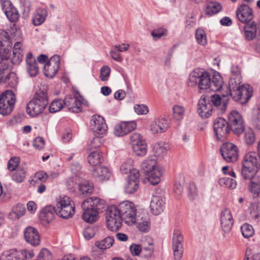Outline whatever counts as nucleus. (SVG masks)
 I'll list each match as a JSON object with an SVG mask.
<instances>
[{"label": "nucleus", "instance_id": "79ce46f5", "mask_svg": "<svg viewBox=\"0 0 260 260\" xmlns=\"http://www.w3.org/2000/svg\"><path fill=\"white\" fill-rule=\"evenodd\" d=\"M134 152L137 156H142L145 155L147 153V145L145 141L142 143L140 145H135L132 147Z\"/></svg>", "mask_w": 260, "mask_h": 260}, {"label": "nucleus", "instance_id": "6e6d98bb", "mask_svg": "<svg viewBox=\"0 0 260 260\" xmlns=\"http://www.w3.org/2000/svg\"><path fill=\"white\" fill-rule=\"evenodd\" d=\"M52 256L50 251L46 248L42 249L37 256V260H52Z\"/></svg>", "mask_w": 260, "mask_h": 260}, {"label": "nucleus", "instance_id": "1a4fd4ad", "mask_svg": "<svg viewBox=\"0 0 260 260\" xmlns=\"http://www.w3.org/2000/svg\"><path fill=\"white\" fill-rule=\"evenodd\" d=\"M32 250L12 249L4 251L0 256V260H26L34 256Z\"/></svg>", "mask_w": 260, "mask_h": 260}, {"label": "nucleus", "instance_id": "58836bf2", "mask_svg": "<svg viewBox=\"0 0 260 260\" xmlns=\"http://www.w3.org/2000/svg\"><path fill=\"white\" fill-rule=\"evenodd\" d=\"M25 212V207L22 205H17L14 210L9 213V218L12 219H18Z\"/></svg>", "mask_w": 260, "mask_h": 260}, {"label": "nucleus", "instance_id": "6e6552de", "mask_svg": "<svg viewBox=\"0 0 260 260\" xmlns=\"http://www.w3.org/2000/svg\"><path fill=\"white\" fill-rule=\"evenodd\" d=\"M16 103V97L12 90H6L0 96V114L3 115L10 114Z\"/></svg>", "mask_w": 260, "mask_h": 260}, {"label": "nucleus", "instance_id": "09e8293b", "mask_svg": "<svg viewBox=\"0 0 260 260\" xmlns=\"http://www.w3.org/2000/svg\"><path fill=\"white\" fill-rule=\"evenodd\" d=\"M241 230L242 235L246 238L252 236L254 234L253 227L248 223H245L242 225Z\"/></svg>", "mask_w": 260, "mask_h": 260}, {"label": "nucleus", "instance_id": "473e14b6", "mask_svg": "<svg viewBox=\"0 0 260 260\" xmlns=\"http://www.w3.org/2000/svg\"><path fill=\"white\" fill-rule=\"evenodd\" d=\"M150 207L152 213L157 215L162 212L164 203L159 197H154L151 201Z\"/></svg>", "mask_w": 260, "mask_h": 260}, {"label": "nucleus", "instance_id": "de8ad7c7", "mask_svg": "<svg viewBox=\"0 0 260 260\" xmlns=\"http://www.w3.org/2000/svg\"><path fill=\"white\" fill-rule=\"evenodd\" d=\"M25 176V171L21 168L17 169L12 174V179L17 182H21L23 181Z\"/></svg>", "mask_w": 260, "mask_h": 260}, {"label": "nucleus", "instance_id": "dca6fc26", "mask_svg": "<svg viewBox=\"0 0 260 260\" xmlns=\"http://www.w3.org/2000/svg\"><path fill=\"white\" fill-rule=\"evenodd\" d=\"M136 126L134 121H123L115 125L114 133L116 136L122 137L134 130Z\"/></svg>", "mask_w": 260, "mask_h": 260}, {"label": "nucleus", "instance_id": "5fc2aeb1", "mask_svg": "<svg viewBox=\"0 0 260 260\" xmlns=\"http://www.w3.org/2000/svg\"><path fill=\"white\" fill-rule=\"evenodd\" d=\"M251 121L254 126L257 129H260V109L253 111Z\"/></svg>", "mask_w": 260, "mask_h": 260}, {"label": "nucleus", "instance_id": "9d476101", "mask_svg": "<svg viewBox=\"0 0 260 260\" xmlns=\"http://www.w3.org/2000/svg\"><path fill=\"white\" fill-rule=\"evenodd\" d=\"M227 123L230 131L235 135L242 134L245 129L244 120L241 114L237 111L231 112L228 116Z\"/></svg>", "mask_w": 260, "mask_h": 260}, {"label": "nucleus", "instance_id": "aec40b11", "mask_svg": "<svg viewBox=\"0 0 260 260\" xmlns=\"http://www.w3.org/2000/svg\"><path fill=\"white\" fill-rule=\"evenodd\" d=\"M220 224L223 231L225 233H229L233 226L234 220L230 210L225 208L221 213Z\"/></svg>", "mask_w": 260, "mask_h": 260}, {"label": "nucleus", "instance_id": "864d4df0", "mask_svg": "<svg viewBox=\"0 0 260 260\" xmlns=\"http://www.w3.org/2000/svg\"><path fill=\"white\" fill-rule=\"evenodd\" d=\"M244 140L247 145H251L255 142V134L252 129L249 128L246 131L244 135Z\"/></svg>", "mask_w": 260, "mask_h": 260}, {"label": "nucleus", "instance_id": "f257e3e1", "mask_svg": "<svg viewBox=\"0 0 260 260\" xmlns=\"http://www.w3.org/2000/svg\"><path fill=\"white\" fill-rule=\"evenodd\" d=\"M222 78L219 75L213 76L212 78L209 74L203 69H197L190 73L187 81L189 86L198 85L200 90L209 89L217 91L222 86Z\"/></svg>", "mask_w": 260, "mask_h": 260}, {"label": "nucleus", "instance_id": "c85d7f7f", "mask_svg": "<svg viewBox=\"0 0 260 260\" xmlns=\"http://www.w3.org/2000/svg\"><path fill=\"white\" fill-rule=\"evenodd\" d=\"M92 176L99 181L107 180L111 175L108 169L105 167H97L92 170Z\"/></svg>", "mask_w": 260, "mask_h": 260}, {"label": "nucleus", "instance_id": "774afa93", "mask_svg": "<svg viewBox=\"0 0 260 260\" xmlns=\"http://www.w3.org/2000/svg\"><path fill=\"white\" fill-rule=\"evenodd\" d=\"M45 145V141L42 137H37L33 142L34 147L38 150L42 149Z\"/></svg>", "mask_w": 260, "mask_h": 260}, {"label": "nucleus", "instance_id": "c756f323", "mask_svg": "<svg viewBox=\"0 0 260 260\" xmlns=\"http://www.w3.org/2000/svg\"><path fill=\"white\" fill-rule=\"evenodd\" d=\"M83 211L82 214L83 219L86 222L92 223L95 222L98 218V212L90 208L89 206L82 207Z\"/></svg>", "mask_w": 260, "mask_h": 260}, {"label": "nucleus", "instance_id": "0e129e2a", "mask_svg": "<svg viewBox=\"0 0 260 260\" xmlns=\"http://www.w3.org/2000/svg\"><path fill=\"white\" fill-rule=\"evenodd\" d=\"M47 177V174L46 173L43 172H39L35 174L32 179V181L35 182H37L38 181L44 182L46 180Z\"/></svg>", "mask_w": 260, "mask_h": 260}, {"label": "nucleus", "instance_id": "e2e57ef3", "mask_svg": "<svg viewBox=\"0 0 260 260\" xmlns=\"http://www.w3.org/2000/svg\"><path fill=\"white\" fill-rule=\"evenodd\" d=\"M241 77H239V81L237 77H231L229 81V89H234L238 87H241L240 85L241 83Z\"/></svg>", "mask_w": 260, "mask_h": 260}, {"label": "nucleus", "instance_id": "4be33fe9", "mask_svg": "<svg viewBox=\"0 0 260 260\" xmlns=\"http://www.w3.org/2000/svg\"><path fill=\"white\" fill-rule=\"evenodd\" d=\"M139 176V172L138 171H135L129 175L128 180L125 186V190L126 193H133L138 189Z\"/></svg>", "mask_w": 260, "mask_h": 260}, {"label": "nucleus", "instance_id": "72a5a7b5", "mask_svg": "<svg viewBox=\"0 0 260 260\" xmlns=\"http://www.w3.org/2000/svg\"><path fill=\"white\" fill-rule=\"evenodd\" d=\"M256 153L254 152H249L246 153L243 158L242 165L250 167H259L257 162Z\"/></svg>", "mask_w": 260, "mask_h": 260}, {"label": "nucleus", "instance_id": "412c9836", "mask_svg": "<svg viewBox=\"0 0 260 260\" xmlns=\"http://www.w3.org/2000/svg\"><path fill=\"white\" fill-rule=\"evenodd\" d=\"M24 238L26 241L34 246L40 244V237L38 231L33 227L26 228L24 232Z\"/></svg>", "mask_w": 260, "mask_h": 260}, {"label": "nucleus", "instance_id": "f3484780", "mask_svg": "<svg viewBox=\"0 0 260 260\" xmlns=\"http://www.w3.org/2000/svg\"><path fill=\"white\" fill-rule=\"evenodd\" d=\"M63 104L69 111L73 113H78L81 111L82 102L74 95L66 96L63 100Z\"/></svg>", "mask_w": 260, "mask_h": 260}, {"label": "nucleus", "instance_id": "4d7b16f0", "mask_svg": "<svg viewBox=\"0 0 260 260\" xmlns=\"http://www.w3.org/2000/svg\"><path fill=\"white\" fill-rule=\"evenodd\" d=\"M98 228L95 226H88L86 228L84 231V236L85 238L89 240L92 238L97 232Z\"/></svg>", "mask_w": 260, "mask_h": 260}, {"label": "nucleus", "instance_id": "a878e982", "mask_svg": "<svg viewBox=\"0 0 260 260\" xmlns=\"http://www.w3.org/2000/svg\"><path fill=\"white\" fill-rule=\"evenodd\" d=\"M258 170V167H250L242 165L239 175L244 179L251 180L258 176L256 175Z\"/></svg>", "mask_w": 260, "mask_h": 260}, {"label": "nucleus", "instance_id": "603ef678", "mask_svg": "<svg viewBox=\"0 0 260 260\" xmlns=\"http://www.w3.org/2000/svg\"><path fill=\"white\" fill-rule=\"evenodd\" d=\"M173 111L174 117L176 120H179L183 118L185 111L183 107L175 105L173 107Z\"/></svg>", "mask_w": 260, "mask_h": 260}, {"label": "nucleus", "instance_id": "0eeeda50", "mask_svg": "<svg viewBox=\"0 0 260 260\" xmlns=\"http://www.w3.org/2000/svg\"><path fill=\"white\" fill-rule=\"evenodd\" d=\"M106 218L108 228L111 231L116 232L121 227L123 219L116 206L109 207L106 212Z\"/></svg>", "mask_w": 260, "mask_h": 260}, {"label": "nucleus", "instance_id": "4468645a", "mask_svg": "<svg viewBox=\"0 0 260 260\" xmlns=\"http://www.w3.org/2000/svg\"><path fill=\"white\" fill-rule=\"evenodd\" d=\"M213 127L215 135L218 140L225 139L230 131L227 121L222 118H218L215 120Z\"/></svg>", "mask_w": 260, "mask_h": 260}, {"label": "nucleus", "instance_id": "3c124183", "mask_svg": "<svg viewBox=\"0 0 260 260\" xmlns=\"http://www.w3.org/2000/svg\"><path fill=\"white\" fill-rule=\"evenodd\" d=\"M132 163V160H128L127 161L124 162L120 167V170L122 174L130 173L131 174L135 171H136L133 169Z\"/></svg>", "mask_w": 260, "mask_h": 260}, {"label": "nucleus", "instance_id": "7ed1b4c3", "mask_svg": "<svg viewBox=\"0 0 260 260\" xmlns=\"http://www.w3.org/2000/svg\"><path fill=\"white\" fill-rule=\"evenodd\" d=\"M48 104L46 91L39 90L27 105L26 112L31 117H36L42 113Z\"/></svg>", "mask_w": 260, "mask_h": 260}, {"label": "nucleus", "instance_id": "20e7f679", "mask_svg": "<svg viewBox=\"0 0 260 260\" xmlns=\"http://www.w3.org/2000/svg\"><path fill=\"white\" fill-rule=\"evenodd\" d=\"M123 221L128 225H132L136 222L137 209L133 203L125 201L116 206Z\"/></svg>", "mask_w": 260, "mask_h": 260}, {"label": "nucleus", "instance_id": "37998d69", "mask_svg": "<svg viewBox=\"0 0 260 260\" xmlns=\"http://www.w3.org/2000/svg\"><path fill=\"white\" fill-rule=\"evenodd\" d=\"M196 39L197 42L201 45H205L207 44V38L205 31L201 28L197 29L196 32Z\"/></svg>", "mask_w": 260, "mask_h": 260}, {"label": "nucleus", "instance_id": "cd10ccee", "mask_svg": "<svg viewBox=\"0 0 260 260\" xmlns=\"http://www.w3.org/2000/svg\"><path fill=\"white\" fill-rule=\"evenodd\" d=\"M12 49L11 41L2 42L0 44V62H4L9 64L8 59L10 56V52Z\"/></svg>", "mask_w": 260, "mask_h": 260}, {"label": "nucleus", "instance_id": "7c9ffc66", "mask_svg": "<svg viewBox=\"0 0 260 260\" xmlns=\"http://www.w3.org/2000/svg\"><path fill=\"white\" fill-rule=\"evenodd\" d=\"M56 207L48 206L45 207L41 211L40 214L41 218L49 223L54 217L56 214Z\"/></svg>", "mask_w": 260, "mask_h": 260}, {"label": "nucleus", "instance_id": "ea45409f", "mask_svg": "<svg viewBox=\"0 0 260 260\" xmlns=\"http://www.w3.org/2000/svg\"><path fill=\"white\" fill-rule=\"evenodd\" d=\"M168 146L162 142L156 143L153 147L155 156H160L167 151Z\"/></svg>", "mask_w": 260, "mask_h": 260}, {"label": "nucleus", "instance_id": "bf43d9fd", "mask_svg": "<svg viewBox=\"0 0 260 260\" xmlns=\"http://www.w3.org/2000/svg\"><path fill=\"white\" fill-rule=\"evenodd\" d=\"M167 30L162 28L154 29L151 33V36L155 40L160 39L162 36L166 35Z\"/></svg>", "mask_w": 260, "mask_h": 260}, {"label": "nucleus", "instance_id": "ddd939ff", "mask_svg": "<svg viewBox=\"0 0 260 260\" xmlns=\"http://www.w3.org/2000/svg\"><path fill=\"white\" fill-rule=\"evenodd\" d=\"M60 64V56L58 55H53L44 66L45 75L51 78L54 77L58 71Z\"/></svg>", "mask_w": 260, "mask_h": 260}, {"label": "nucleus", "instance_id": "b1692460", "mask_svg": "<svg viewBox=\"0 0 260 260\" xmlns=\"http://www.w3.org/2000/svg\"><path fill=\"white\" fill-rule=\"evenodd\" d=\"M212 106L213 105L209 102V101L207 102L205 97H202L198 105V112L200 116L202 118L209 117L213 110Z\"/></svg>", "mask_w": 260, "mask_h": 260}, {"label": "nucleus", "instance_id": "e433bc0d", "mask_svg": "<svg viewBox=\"0 0 260 260\" xmlns=\"http://www.w3.org/2000/svg\"><path fill=\"white\" fill-rule=\"evenodd\" d=\"M221 9L222 7L219 3L213 2L208 4L205 12L207 15L212 16L220 12Z\"/></svg>", "mask_w": 260, "mask_h": 260}, {"label": "nucleus", "instance_id": "a18cd8bd", "mask_svg": "<svg viewBox=\"0 0 260 260\" xmlns=\"http://www.w3.org/2000/svg\"><path fill=\"white\" fill-rule=\"evenodd\" d=\"M102 136V135L96 136L91 139L88 147L89 150L91 151L92 149H96L101 146L103 143Z\"/></svg>", "mask_w": 260, "mask_h": 260}, {"label": "nucleus", "instance_id": "f8f14e48", "mask_svg": "<svg viewBox=\"0 0 260 260\" xmlns=\"http://www.w3.org/2000/svg\"><path fill=\"white\" fill-rule=\"evenodd\" d=\"M221 155L227 162H234L238 157L237 147L232 143H225L220 149Z\"/></svg>", "mask_w": 260, "mask_h": 260}, {"label": "nucleus", "instance_id": "a211bd4d", "mask_svg": "<svg viewBox=\"0 0 260 260\" xmlns=\"http://www.w3.org/2000/svg\"><path fill=\"white\" fill-rule=\"evenodd\" d=\"M237 16L239 20L244 24L252 22L253 17L252 9L245 4L238 8L237 10Z\"/></svg>", "mask_w": 260, "mask_h": 260}, {"label": "nucleus", "instance_id": "f704fd0d", "mask_svg": "<svg viewBox=\"0 0 260 260\" xmlns=\"http://www.w3.org/2000/svg\"><path fill=\"white\" fill-rule=\"evenodd\" d=\"M249 191L253 194L258 196L260 192V176L255 177L253 179L251 180L248 185Z\"/></svg>", "mask_w": 260, "mask_h": 260}, {"label": "nucleus", "instance_id": "680f3d73", "mask_svg": "<svg viewBox=\"0 0 260 260\" xmlns=\"http://www.w3.org/2000/svg\"><path fill=\"white\" fill-rule=\"evenodd\" d=\"M19 160V158L17 157H14L11 158L8 162V169L10 171H13L15 170L16 168L18 165Z\"/></svg>", "mask_w": 260, "mask_h": 260}, {"label": "nucleus", "instance_id": "13d9d810", "mask_svg": "<svg viewBox=\"0 0 260 260\" xmlns=\"http://www.w3.org/2000/svg\"><path fill=\"white\" fill-rule=\"evenodd\" d=\"M250 213L255 219H257L260 216V210L258 209V204L252 203L249 206Z\"/></svg>", "mask_w": 260, "mask_h": 260}, {"label": "nucleus", "instance_id": "5701e85b", "mask_svg": "<svg viewBox=\"0 0 260 260\" xmlns=\"http://www.w3.org/2000/svg\"><path fill=\"white\" fill-rule=\"evenodd\" d=\"M88 206L99 213L105 208V201L96 197L89 198L83 201L81 205L84 208Z\"/></svg>", "mask_w": 260, "mask_h": 260}, {"label": "nucleus", "instance_id": "39448f33", "mask_svg": "<svg viewBox=\"0 0 260 260\" xmlns=\"http://www.w3.org/2000/svg\"><path fill=\"white\" fill-rule=\"evenodd\" d=\"M56 207V214L63 218H70L75 213L74 205L71 204L70 198L68 196L57 198Z\"/></svg>", "mask_w": 260, "mask_h": 260}, {"label": "nucleus", "instance_id": "4c0bfd02", "mask_svg": "<svg viewBox=\"0 0 260 260\" xmlns=\"http://www.w3.org/2000/svg\"><path fill=\"white\" fill-rule=\"evenodd\" d=\"M114 238L109 236L101 241H96L95 243L96 246L101 249H106L111 247L114 243Z\"/></svg>", "mask_w": 260, "mask_h": 260}, {"label": "nucleus", "instance_id": "052dcab7", "mask_svg": "<svg viewBox=\"0 0 260 260\" xmlns=\"http://www.w3.org/2000/svg\"><path fill=\"white\" fill-rule=\"evenodd\" d=\"M111 72L110 68L107 66H103L100 72V78L101 80L103 81H107L108 77L110 76Z\"/></svg>", "mask_w": 260, "mask_h": 260}, {"label": "nucleus", "instance_id": "9b49d317", "mask_svg": "<svg viewBox=\"0 0 260 260\" xmlns=\"http://www.w3.org/2000/svg\"><path fill=\"white\" fill-rule=\"evenodd\" d=\"M183 237L181 232L178 230H175L172 238V248L174 259L180 260L183 253Z\"/></svg>", "mask_w": 260, "mask_h": 260}, {"label": "nucleus", "instance_id": "49530a36", "mask_svg": "<svg viewBox=\"0 0 260 260\" xmlns=\"http://www.w3.org/2000/svg\"><path fill=\"white\" fill-rule=\"evenodd\" d=\"M63 101L59 99L54 100L49 106L50 113H55L60 111L63 107Z\"/></svg>", "mask_w": 260, "mask_h": 260}, {"label": "nucleus", "instance_id": "2f4dec72", "mask_svg": "<svg viewBox=\"0 0 260 260\" xmlns=\"http://www.w3.org/2000/svg\"><path fill=\"white\" fill-rule=\"evenodd\" d=\"M48 11L46 9L39 8L34 14L32 22L34 25L38 26L42 24L45 21L48 16Z\"/></svg>", "mask_w": 260, "mask_h": 260}, {"label": "nucleus", "instance_id": "6ab92c4d", "mask_svg": "<svg viewBox=\"0 0 260 260\" xmlns=\"http://www.w3.org/2000/svg\"><path fill=\"white\" fill-rule=\"evenodd\" d=\"M15 74L10 72L9 64L5 63L4 61L0 62V83L4 82L8 84H13V80H15Z\"/></svg>", "mask_w": 260, "mask_h": 260}, {"label": "nucleus", "instance_id": "338daca9", "mask_svg": "<svg viewBox=\"0 0 260 260\" xmlns=\"http://www.w3.org/2000/svg\"><path fill=\"white\" fill-rule=\"evenodd\" d=\"M117 47V46H115L114 48L111 50L110 54L113 59L118 62H121L122 61V58L119 53V51H118Z\"/></svg>", "mask_w": 260, "mask_h": 260}, {"label": "nucleus", "instance_id": "c03bdc74", "mask_svg": "<svg viewBox=\"0 0 260 260\" xmlns=\"http://www.w3.org/2000/svg\"><path fill=\"white\" fill-rule=\"evenodd\" d=\"M5 14L9 20L12 22H16L19 18V14L17 9L13 7L5 12Z\"/></svg>", "mask_w": 260, "mask_h": 260}, {"label": "nucleus", "instance_id": "393cba45", "mask_svg": "<svg viewBox=\"0 0 260 260\" xmlns=\"http://www.w3.org/2000/svg\"><path fill=\"white\" fill-rule=\"evenodd\" d=\"M167 120L163 118L156 119L150 125L151 131L155 134L165 132L168 128Z\"/></svg>", "mask_w": 260, "mask_h": 260}, {"label": "nucleus", "instance_id": "c9c22d12", "mask_svg": "<svg viewBox=\"0 0 260 260\" xmlns=\"http://www.w3.org/2000/svg\"><path fill=\"white\" fill-rule=\"evenodd\" d=\"M102 155L97 150L92 151L88 156V161L90 165L97 166L101 163Z\"/></svg>", "mask_w": 260, "mask_h": 260}, {"label": "nucleus", "instance_id": "bb28decb", "mask_svg": "<svg viewBox=\"0 0 260 260\" xmlns=\"http://www.w3.org/2000/svg\"><path fill=\"white\" fill-rule=\"evenodd\" d=\"M257 29L256 23L254 21L245 23L244 26L245 40L248 41L254 40L256 37Z\"/></svg>", "mask_w": 260, "mask_h": 260}, {"label": "nucleus", "instance_id": "f03ea898", "mask_svg": "<svg viewBox=\"0 0 260 260\" xmlns=\"http://www.w3.org/2000/svg\"><path fill=\"white\" fill-rule=\"evenodd\" d=\"M155 156H151L145 159L141 165V172L146 179L152 185H157L160 181L162 172L160 168L156 166Z\"/></svg>", "mask_w": 260, "mask_h": 260}, {"label": "nucleus", "instance_id": "423d86ee", "mask_svg": "<svg viewBox=\"0 0 260 260\" xmlns=\"http://www.w3.org/2000/svg\"><path fill=\"white\" fill-rule=\"evenodd\" d=\"M252 87L249 85H242L241 87L229 89L230 95L235 101L241 104L246 103L252 95Z\"/></svg>", "mask_w": 260, "mask_h": 260}, {"label": "nucleus", "instance_id": "2eb2a0df", "mask_svg": "<svg viewBox=\"0 0 260 260\" xmlns=\"http://www.w3.org/2000/svg\"><path fill=\"white\" fill-rule=\"evenodd\" d=\"M90 126L93 132L98 135L105 134L108 128L104 118L97 115L92 116L90 122Z\"/></svg>", "mask_w": 260, "mask_h": 260}, {"label": "nucleus", "instance_id": "a19ab883", "mask_svg": "<svg viewBox=\"0 0 260 260\" xmlns=\"http://www.w3.org/2000/svg\"><path fill=\"white\" fill-rule=\"evenodd\" d=\"M78 187L83 194L91 193L93 189L92 184L86 180L79 183Z\"/></svg>", "mask_w": 260, "mask_h": 260}, {"label": "nucleus", "instance_id": "69168bd1", "mask_svg": "<svg viewBox=\"0 0 260 260\" xmlns=\"http://www.w3.org/2000/svg\"><path fill=\"white\" fill-rule=\"evenodd\" d=\"M23 56L22 52H13V56L11 58V63L13 64H18L20 63Z\"/></svg>", "mask_w": 260, "mask_h": 260}, {"label": "nucleus", "instance_id": "8fccbe9b", "mask_svg": "<svg viewBox=\"0 0 260 260\" xmlns=\"http://www.w3.org/2000/svg\"><path fill=\"white\" fill-rule=\"evenodd\" d=\"M26 68L27 72L31 77L36 76L39 73V67L36 61L34 62L26 63Z\"/></svg>", "mask_w": 260, "mask_h": 260}]
</instances>
